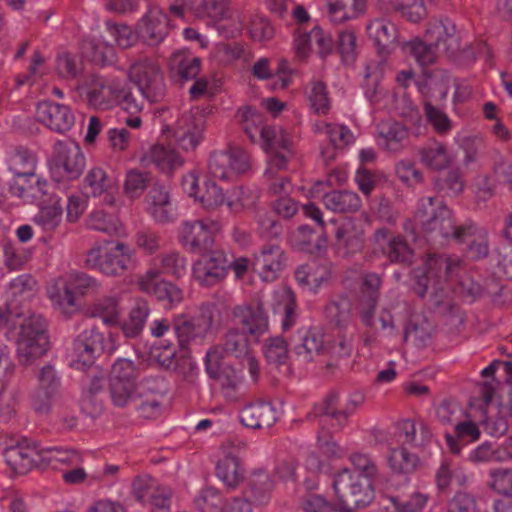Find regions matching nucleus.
I'll return each instance as SVG.
<instances>
[{
  "instance_id": "nucleus-1",
  "label": "nucleus",
  "mask_w": 512,
  "mask_h": 512,
  "mask_svg": "<svg viewBox=\"0 0 512 512\" xmlns=\"http://www.w3.org/2000/svg\"><path fill=\"white\" fill-rule=\"evenodd\" d=\"M460 264L458 257L429 256L423 266L414 272L415 292L420 297L428 296L435 306L445 304L453 291Z\"/></svg>"
},
{
  "instance_id": "nucleus-2",
  "label": "nucleus",
  "mask_w": 512,
  "mask_h": 512,
  "mask_svg": "<svg viewBox=\"0 0 512 512\" xmlns=\"http://www.w3.org/2000/svg\"><path fill=\"white\" fill-rule=\"evenodd\" d=\"M78 89L85 94L88 104L96 109L110 110L121 106L130 114H137L143 109V103L137 101L126 81L118 77L89 75Z\"/></svg>"
},
{
  "instance_id": "nucleus-3",
  "label": "nucleus",
  "mask_w": 512,
  "mask_h": 512,
  "mask_svg": "<svg viewBox=\"0 0 512 512\" xmlns=\"http://www.w3.org/2000/svg\"><path fill=\"white\" fill-rule=\"evenodd\" d=\"M415 222L429 240L453 238L462 242L465 226H457L452 211L432 197L420 199Z\"/></svg>"
},
{
  "instance_id": "nucleus-4",
  "label": "nucleus",
  "mask_w": 512,
  "mask_h": 512,
  "mask_svg": "<svg viewBox=\"0 0 512 512\" xmlns=\"http://www.w3.org/2000/svg\"><path fill=\"white\" fill-rule=\"evenodd\" d=\"M7 165L14 175L10 192L25 201L40 198L46 194L47 181L36 174L37 158L24 148H15L8 152Z\"/></svg>"
},
{
  "instance_id": "nucleus-5",
  "label": "nucleus",
  "mask_w": 512,
  "mask_h": 512,
  "mask_svg": "<svg viewBox=\"0 0 512 512\" xmlns=\"http://www.w3.org/2000/svg\"><path fill=\"white\" fill-rule=\"evenodd\" d=\"M416 85L424 97V111L428 122L438 134L449 133L453 127L451 119L443 110L432 104V102L446 99L449 91V75L446 72L435 71L418 80Z\"/></svg>"
},
{
  "instance_id": "nucleus-6",
  "label": "nucleus",
  "mask_w": 512,
  "mask_h": 512,
  "mask_svg": "<svg viewBox=\"0 0 512 512\" xmlns=\"http://www.w3.org/2000/svg\"><path fill=\"white\" fill-rule=\"evenodd\" d=\"M168 114H170V111L166 108L158 111L157 117L161 124V135L167 140L174 139L184 151L194 150L203 139L205 130L203 114L198 109L191 110L181 115L174 125L168 120Z\"/></svg>"
},
{
  "instance_id": "nucleus-7",
  "label": "nucleus",
  "mask_w": 512,
  "mask_h": 512,
  "mask_svg": "<svg viewBox=\"0 0 512 512\" xmlns=\"http://www.w3.org/2000/svg\"><path fill=\"white\" fill-rule=\"evenodd\" d=\"M332 487L340 511L350 509L351 506L365 507L375 496L372 481L349 468L342 469L334 475Z\"/></svg>"
},
{
  "instance_id": "nucleus-8",
  "label": "nucleus",
  "mask_w": 512,
  "mask_h": 512,
  "mask_svg": "<svg viewBox=\"0 0 512 512\" xmlns=\"http://www.w3.org/2000/svg\"><path fill=\"white\" fill-rule=\"evenodd\" d=\"M117 341L113 334L105 336L96 328L83 330L73 341L70 353V366L77 370L91 367L102 353L113 354Z\"/></svg>"
},
{
  "instance_id": "nucleus-9",
  "label": "nucleus",
  "mask_w": 512,
  "mask_h": 512,
  "mask_svg": "<svg viewBox=\"0 0 512 512\" xmlns=\"http://www.w3.org/2000/svg\"><path fill=\"white\" fill-rule=\"evenodd\" d=\"M19 323L17 338V355L19 361L28 365L35 359L44 355L48 348L45 320L40 315L30 312L22 316Z\"/></svg>"
},
{
  "instance_id": "nucleus-10",
  "label": "nucleus",
  "mask_w": 512,
  "mask_h": 512,
  "mask_svg": "<svg viewBox=\"0 0 512 512\" xmlns=\"http://www.w3.org/2000/svg\"><path fill=\"white\" fill-rule=\"evenodd\" d=\"M135 251L122 242L111 248L95 245L88 250L85 263L87 267L106 276H119L135 264Z\"/></svg>"
},
{
  "instance_id": "nucleus-11",
  "label": "nucleus",
  "mask_w": 512,
  "mask_h": 512,
  "mask_svg": "<svg viewBox=\"0 0 512 512\" xmlns=\"http://www.w3.org/2000/svg\"><path fill=\"white\" fill-rule=\"evenodd\" d=\"M128 78L149 103H157L166 95V83L159 65L148 58L135 61L128 71Z\"/></svg>"
},
{
  "instance_id": "nucleus-12",
  "label": "nucleus",
  "mask_w": 512,
  "mask_h": 512,
  "mask_svg": "<svg viewBox=\"0 0 512 512\" xmlns=\"http://www.w3.org/2000/svg\"><path fill=\"white\" fill-rule=\"evenodd\" d=\"M221 227L219 220L208 217L185 220L179 226L178 239L187 251L202 253L212 247Z\"/></svg>"
},
{
  "instance_id": "nucleus-13",
  "label": "nucleus",
  "mask_w": 512,
  "mask_h": 512,
  "mask_svg": "<svg viewBox=\"0 0 512 512\" xmlns=\"http://www.w3.org/2000/svg\"><path fill=\"white\" fill-rule=\"evenodd\" d=\"M268 156L267 174L273 175L274 169H286L293 158V141L291 135L281 126H267L261 130L258 141Z\"/></svg>"
},
{
  "instance_id": "nucleus-14",
  "label": "nucleus",
  "mask_w": 512,
  "mask_h": 512,
  "mask_svg": "<svg viewBox=\"0 0 512 512\" xmlns=\"http://www.w3.org/2000/svg\"><path fill=\"white\" fill-rule=\"evenodd\" d=\"M139 372L134 362L119 358L112 365L109 389L114 405L126 406L134 397L137 388Z\"/></svg>"
},
{
  "instance_id": "nucleus-15",
  "label": "nucleus",
  "mask_w": 512,
  "mask_h": 512,
  "mask_svg": "<svg viewBox=\"0 0 512 512\" xmlns=\"http://www.w3.org/2000/svg\"><path fill=\"white\" fill-rule=\"evenodd\" d=\"M181 185L183 191L208 212L217 211L226 205L227 194L223 188L211 179H206L200 185L199 175L196 171L185 174L182 177Z\"/></svg>"
},
{
  "instance_id": "nucleus-16",
  "label": "nucleus",
  "mask_w": 512,
  "mask_h": 512,
  "mask_svg": "<svg viewBox=\"0 0 512 512\" xmlns=\"http://www.w3.org/2000/svg\"><path fill=\"white\" fill-rule=\"evenodd\" d=\"M216 308L205 304L200 307L199 313L187 320L184 316L175 318L174 330L181 345L189 342L202 343L211 334Z\"/></svg>"
},
{
  "instance_id": "nucleus-17",
  "label": "nucleus",
  "mask_w": 512,
  "mask_h": 512,
  "mask_svg": "<svg viewBox=\"0 0 512 512\" xmlns=\"http://www.w3.org/2000/svg\"><path fill=\"white\" fill-rule=\"evenodd\" d=\"M249 167V155L239 147L212 153L208 163L209 173L220 180H233Z\"/></svg>"
},
{
  "instance_id": "nucleus-18",
  "label": "nucleus",
  "mask_w": 512,
  "mask_h": 512,
  "mask_svg": "<svg viewBox=\"0 0 512 512\" xmlns=\"http://www.w3.org/2000/svg\"><path fill=\"white\" fill-rule=\"evenodd\" d=\"M365 224L358 218H345L335 231V247L341 257L349 258L360 253L365 245Z\"/></svg>"
},
{
  "instance_id": "nucleus-19",
  "label": "nucleus",
  "mask_w": 512,
  "mask_h": 512,
  "mask_svg": "<svg viewBox=\"0 0 512 512\" xmlns=\"http://www.w3.org/2000/svg\"><path fill=\"white\" fill-rule=\"evenodd\" d=\"M171 30L167 14L158 6L150 5L137 24L138 36L148 45H158Z\"/></svg>"
},
{
  "instance_id": "nucleus-20",
  "label": "nucleus",
  "mask_w": 512,
  "mask_h": 512,
  "mask_svg": "<svg viewBox=\"0 0 512 512\" xmlns=\"http://www.w3.org/2000/svg\"><path fill=\"white\" fill-rule=\"evenodd\" d=\"M230 264L221 251L202 255L192 267V276L202 286H213L224 279Z\"/></svg>"
},
{
  "instance_id": "nucleus-21",
  "label": "nucleus",
  "mask_w": 512,
  "mask_h": 512,
  "mask_svg": "<svg viewBox=\"0 0 512 512\" xmlns=\"http://www.w3.org/2000/svg\"><path fill=\"white\" fill-rule=\"evenodd\" d=\"M35 295V281L29 275H20L13 279L6 292V310L15 319H21L30 312L28 302Z\"/></svg>"
},
{
  "instance_id": "nucleus-22",
  "label": "nucleus",
  "mask_w": 512,
  "mask_h": 512,
  "mask_svg": "<svg viewBox=\"0 0 512 512\" xmlns=\"http://www.w3.org/2000/svg\"><path fill=\"white\" fill-rule=\"evenodd\" d=\"M180 4L170 6V11L181 17L184 10L191 11L196 17L207 20L214 27L230 10L228 0H178Z\"/></svg>"
},
{
  "instance_id": "nucleus-23",
  "label": "nucleus",
  "mask_w": 512,
  "mask_h": 512,
  "mask_svg": "<svg viewBox=\"0 0 512 512\" xmlns=\"http://www.w3.org/2000/svg\"><path fill=\"white\" fill-rule=\"evenodd\" d=\"M139 289L149 295L155 296L160 301H167L170 307L178 305L182 299V291L174 284L160 277V271L151 268L137 280Z\"/></svg>"
},
{
  "instance_id": "nucleus-24",
  "label": "nucleus",
  "mask_w": 512,
  "mask_h": 512,
  "mask_svg": "<svg viewBox=\"0 0 512 512\" xmlns=\"http://www.w3.org/2000/svg\"><path fill=\"white\" fill-rule=\"evenodd\" d=\"M60 390V378L51 365L44 366L38 374V387L32 397L33 409L41 414L47 413Z\"/></svg>"
},
{
  "instance_id": "nucleus-25",
  "label": "nucleus",
  "mask_w": 512,
  "mask_h": 512,
  "mask_svg": "<svg viewBox=\"0 0 512 512\" xmlns=\"http://www.w3.org/2000/svg\"><path fill=\"white\" fill-rule=\"evenodd\" d=\"M54 154L56 165L63 169L67 178L76 179L82 174L86 161L78 143L71 139L58 141Z\"/></svg>"
},
{
  "instance_id": "nucleus-26",
  "label": "nucleus",
  "mask_w": 512,
  "mask_h": 512,
  "mask_svg": "<svg viewBox=\"0 0 512 512\" xmlns=\"http://www.w3.org/2000/svg\"><path fill=\"white\" fill-rule=\"evenodd\" d=\"M234 325L253 341L268 332L269 322L262 306H238L233 311Z\"/></svg>"
},
{
  "instance_id": "nucleus-27",
  "label": "nucleus",
  "mask_w": 512,
  "mask_h": 512,
  "mask_svg": "<svg viewBox=\"0 0 512 512\" xmlns=\"http://www.w3.org/2000/svg\"><path fill=\"white\" fill-rule=\"evenodd\" d=\"M286 264V256L278 245L264 246L254 256L253 270L266 282L274 281Z\"/></svg>"
},
{
  "instance_id": "nucleus-28",
  "label": "nucleus",
  "mask_w": 512,
  "mask_h": 512,
  "mask_svg": "<svg viewBox=\"0 0 512 512\" xmlns=\"http://www.w3.org/2000/svg\"><path fill=\"white\" fill-rule=\"evenodd\" d=\"M312 129L315 133L325 134L328 137L330 146L321 150V156L325 161L335 159L338 149L353 144L355 140L352 131L345 125L315 121Z\"/></svg>"
},
{
  "instance_id": "nucleus-29",
  "label": "nucleus",
  "mask_w": 512,
  "mask_h": 512,
  "mask_svg": "<svg viewBox=\"0 0 512 512\" xmlns=\"http://www.w3.org/2000/svg\"><path fill=\"white\" fill-rule=\"evenodd\" d=\"M36 117L48 128L61 133L74 125V115L70 108L51 101H42L37 105Z\"/></svg>"
},
{
  "instance_id": "nucleus-30",
  "label": "nucleus",
  "mask_w": 512,
  "mask_h": 512,
  "mask_svg": "<svg viewBox=\"0 0 512 512\" xmlns=\"http://www.w3.org/2000/svg\"><path fill=\"white\" fill-rule=\"evenodd\" d=\"M425 37L436 47H443L448 54H454L460 47L455 24L445 19H434L428 23Z\"/></svg>"
},
{
  "instance_id": "nucleus-31",
  "label": "nucleus",
  "mask_w": 512,
  "mask_h": 512,
  "mask_svg": "<svg viewBox=\"0 0 512 512\" xmlns=\"http://www.w3.org/2000/svg\"><path fill=\"white\" fill-rule=\"evenodd\" d=\"M146 212L158 223H169L175 219V208L168 188L153 186L145 198Z\"/></svg>"
},
{
  "instance_id": "nucleus-32",
  "label": "nucleus",
  "mask_w": 512,
  "mask_h": 512,
  "mask_svg": "<svg viewBox=\"0 0 512 512\" xmlns=\"http://www.w3.org/2000/svg\"><path fill=\"white\" fill-rule=\"evenodd\" d=\"M363 401V395L360 393H355L348 398L343 409H338V395L335 393L330 394L318 407V413L323 416L321 422H328V420L331 419L337 422L338 427H342L346 419L356 412Z\"/></svg>"
},
{
  "instance_id": "nucleus-33",
  "label": "nucleus",
  "mask_w": 512,
  "mask_h": 512,
  "mask_svg": "<svg viewBox=\"0 0 512 512\" xmlns=\"http://www.w3.org/2000/svg\"><path fill=\"white\" fill-rule=\"evenodd\" d=\"M366 32L368 38L383 53H390L399 45L397 27L388 19L369 20L366 24Z\"/></svg>"
},
{
  "instance_id": "nucleus-34",
  "label": "nucleus",
  "mask_w": 512,
  "mask_h": 512,
  "mask_svg": "<svg viewBox=\"0 0 512 512\" xmlns=\"http://www.w3.org/2000/svg\"><path fill=\"white\" fill-rule=\"evenodd\" d=\"M324 11L333 24H344L358 19L367 9V0H323Z\"/></svg>"
},
{
  "instance_id": "nucleus-35",
  "label": "nucleus",
  "mask_w": 512,
  "mask_h": 512,
  "mask_svg": "<svg viewBox=\"0 0 512 512\" xmlns=\"http://www.w3.org/2000/svg\"><path fill=\"white\" fill-rule=\"evenodd\" d=\"M84 187L93 197L103 196V204L115 205L117 185L113 179L108 177L103 168H91L85 176Z\"/></svg>"
},
{
  "instance_id": "nucleus-36",
  "label": "nucleus",
  "mask_w": 512,
  "mask_h": 512,
  "mask_svg": "<svg viewBox=\"0 0 512 512\" xmlns=\"http://www.w3.org/2000/svg\"><path fill=\"white\" fill-rule=\"evenodd\" d=\"M221 352L217 347L207 351L205 370L211 378L217 379L223 388L235 389L243 381L242 374L232 367H221Z\"/></svg>"
},
{
  "instance_id": "nucleus-37",
  "label": "nucleus",
  "mask_w": 512,
  "mask_h": 512,
  "mask_svg": "<svg viewBox=\"0 0 512 512\" xmlns=\"http://www.w3.org/2000/svg\"><path fill=\"white\" fill-rule=\"evenodd\" d=\"M331 276V265L329 263H319L317 261L301 265L295 272V277L298 283L303 288L314 293L327 285Z\"/></svg>"
},
{
  "instance_id": "nucleus-38",
  "label": "nucleus",
  "mask_w": 512,
  "mask_h": 512,
  "mask_svg": "<svg viewBox=\"0 0 512 512\" xmlns=\"http://www.w3.org/2000/svg\"><path fill=\"white\" fill-rule=\"evenodd\" d=\"M271 308L274 314L280 316L284 330L292 327L297 319V305L292 290L286 286L278 287L272 295Z\"/></svg>"
},
{
  "instance_id": "nucleus-39",
  "label": "nucleus",
  "mask_w": 512,
  "mask_h": 512,
  "mask_svg": "<svg viewBox=\"0 0 512 512\" xmlns=\"http://www.w3.org/2000/svg\"><path fill=\"white\" fill-rule=\"evenodd\" d=\"M241 423L252 429L270 428L277 420V412L270 403H253L240 411Z\"/></svg>"
},
{
  "instance_id": "nucleus-40",
  "label": "nucleus",
  "mask_w": 512,
  "mask_h": 512,
  "mask_svg": "<svg viewBox=\"0 0 512 512\" xmlns=\"http://www.w3.org/2000/svg\"><path fill=\"white\" fill-rule=\"evenodd\" d=\"M144 165H155L160 171L169 173L184 164L183 157L171 147L153 145L141 158Z\"/></svg>"
},
{
  "instance_id": "nucleus-41",
  "label": "nucleus",
  "mask_w": 512,
  "mask_h": 512,
  "mask_svg": "<svg viewBox=\"0 0 512 512\" xmlns=\"http://www.w3.org/2000/svg\"><path fill=\"white\" fill-rule=\"evenodd\" d=\"M216 476L228 487H237L244 479V469L238 456L229 451L225 446L222 457L216 464Z\"/></svg>"
},
{
  "instance_id": "nucleus-42",
  "label": "nucleus",
  "mask_w": 512,
  "mask_h": 512,
  "mask_svg": "<svg viewBox=\"0 0 512 512\" xmlns=\"http://www.w3.org/2000/svg\"><path fill=\"white\" fill-rule=\"evenodd\" d=\"M4 457L10 468L20 474L40 464L39 449L36 447L12 446L5 450Z\"/></svg>"
},
{
  "instance_id": "nucleus-43",
  "label": "nucleus",
  "mask_w": 512,
  "mask_h": 512,
  "mask_svg": "<svg viewBox=\"0 0 512 512\" xmlns=\"http://www.w3.org/2000/svg\"><path fill=\"white\" fill-rule=\"evenodd\" d=\"M304 96L309 110L318 115L325 116L329 113L332 102L327 85L319 79H312L304 86Z\"/></svg>"
},
{
  "instance_id": "nucleus-44",
  "label": "nucleus",
  "mask_w": 512,
  "mask_h": 512,
  "mask_svg": "<svg viewBox=\"0 0 512 512\" xmlns=\"http://www.w3.org/2000/svg\"><path fill=\"white\" fill-rule=\"evenodd\" d=\"M120 302L119 294L106 295L95 299L89 307V312L91 316L101 318L105 325L109 327L117 326L120 324L122 313Z\"/></svg>"
},
{
  "instance_id": "nucleus-45",
  "label": "nucleus",
  "mask_w": 512,
  "mask_h": 512,
  "mask_svg": "<svg viewBox=\"0 0 512 512\" xmlns=\"http://www.w3.org/2000/svg\"><path fill=\"white\" fill-rule=\"evenodd\" d=\"M480 436L479 426L471 420H465L455 423V435L446 433L445 440L449 451L458 455L465 445L478 441Z\"/></svg>"
},
{
  "instance_id": "nucleus-46",
  "label": "nucleus",
  "mask_w": 512,
  "mask_h": 512,
  "mask_svg": "<svg viewBox=\"0 0 512 512\" xmlns=\"http://www.w3.org/2000/svg\"><path fill=\"white\" fill-rule=\"evenodd\" d=\"M63 208L61 198L51 196L48 204H43L33 216V222L44 232H53L61 224Z\"/></svg>"
},
{
  "instance_id": "nucleus-47",
  "label": "nucleus",
  "mask_w": 512,
  "mask_h": 512,
  "mask_svg": "<svg viewBox=\"0 0 512 512\" xmlns=\"http://www.w3.org/2000/svg\"><path fill=\"white\" fill-rule=\"evenodd\" d=\"M408 136V129L398 122L383 123L376 136L377 145L387 151L397 152Z\"/></svg>"
},
{
  "instance_id": "nucleus-48",
  "label": "nucleus",
  "mask_w": 512,
  "mask_h": 512,
  "mask_svg": "<svg viewBox=\"0 0 512 512\" xmlns=\"http://www.w3.org/2000/svg\"><path fill=\"white\" fill-rule=\"evenodd\" d=\"M322 349L323 339L320 333L314 330L299 331L298 341L294 345V352L300 361H313Z\"/></svg>"
},
{
  "instance_id": "nucleus-49",
  "label": "nucleus",
  "mask_w": 512,
  "mask_h": 512,
  "mask_svg": "<svg viewBox=\"0 0 512 512\" xmlns=\"http://www.w3.org/2000/svg\"><path fill=\"white\" fill-rule=\"evenodd\" d=\"M150 309L146 300L137 298L128 314V318L121 323V329L128 338L136 337L143 330Z\"/></svg>"
},
{
  "instance_id": "nucleus-50",
  "label": "nucleus",
  "mask_w": 512,
  "mask_h": 512,
  "mask_svg": "<svg viewBox=\"0 0 512 512\" xmlns=\"http://www.w3.org/2000/svg\"><path fill=\"white\" fill-rule=\"evenodd\" d=\"M87 225L90 229L106 233L110 236L124 237L126 231L116 215L108 214L102 209H96L88 217Z\"/></svg>"
},
{
  "instance_id": "nucleus-51",
  "label": "nucleus",
  "mask_w": 512,
  "mask_h": 512,
  "mask_svg": "<svg viewBox=\"0 0 512 512\" xmlns=\"http://www.w3.org/2000/svg\"><path fill=\"white\" fill-rule=\"evenodd\" d=\"M324 206L333 212H354L360 209L362 203L357 193L352 191H332L323 197Z\"/></svg>"
},
{
  "instance_id": "nucleus-52",
  "label": "nucleus",
  "mask_w": 512,
  "mask_h": 512,
  "mask_svg": "<svg viewBox=\"0 0 512 512\" xmlns=\"http://www.w3.org/2000/svg\"><path fill=\"white\" fill-rule=\"evenodd\" d=\"M258 199L259 195L255 189L238 186L228 191L226 207L230 213L238 214L252 208Z\"/></svg>"
},
{
  "instance_id": "nucleus-53",
  "label": "nucleus",
  "mask_w": 512,
  "mask_h": 512,
  "mask_svg": "<svg viewBox=\"0 0 512 512\" xmlns=\"http://www.w3.org/2000/svg\"><path fill=\"white\" fill-rule=\"evenodd\" d=\"M420 159L425 166L437 171L445 170L453 162V157L447 147L440 142H434L424 147L420 152Z\"/></svg>"
},
{
  "instance_id": "nucleus-54",
  "label": "nucleus",
  "mask_w": 512,
  "mask_h": 512,
  "mask_svg": "<svg viewBox=\"0 0 512 512\" xmlns=\"http://www.w3.org/2000/svg\"><path fill=\"white\" fill-rule=\"evenodd\" d=\"M401 49L405 54L411 55L422 67L435 63L438 58L437 47L420 38L403 42Z\"/></svg>"
},
{
  "instance_id": "nucleus-55",
  "label": "nucleus",
  "mask_w": 512,
  "mask_h": 512,
  "mask_svg": "<svg viewBox=\"0 0 512 512\" xmlns=\"http://www.w3.org/2000/svg\"><path fill=\"white\" fill-rule=\"evenodd\" d=\"M40 464L58 468L60 464L77 465L81 461L80 454L72 449L45 447L39 449Z\"/></svg>"
},
{
  "instance_id": "nucleus-56",
  "label": "nucleus",
  "mask_w": 512,
  "mask_h": 512,
  "mask_svg": "<svg viewBox=\"0 0 512 512\" xmlns=\"http://www.w3.org/2000/svg\"><path fill=\"white\" fill-rule=\"evenodd\" d=\"M171 66L183 80L194 79L201 70V60L186 51H177L171 58Z\"/></svg>"
},
{
  "instance_id": "nucleus-57",
  "label": "nucleus",
  "mask_w": 512,
  "mask_h": 512,
  "mask_svg": "<svg viewBox=\"0 0 512 512\" xmlns=\"http://www.w3.org/2000/svg\"><path fill=\"white\" fill-rule=\"evenodd\" d=\"M247 19L248 14L235 12L231 9L221 20L216 22L214 28L224 38H235L242 34Z\"/></svg>"
},
{
  "instance_id": "nucleus-58",
  "label": "nucleus",
  "mask_w": 512,
  "mask_h": 512,
  "mask_svg": "<svg viewBox=\"0 0 512 512\" xmlns=\"http://www.w3.org/2000/svg\"><path fill=\"white\" fill-rule=\"evenodd\" d=\"M246 29L249 37L255 42H267L275 34L274 27L270 21L259 13H249Z\"/></svg>"
},
{
  "instance_id": "nucleus-59",
  "label": "nucleus",
  "mask_w": 512,
  "mask_h": 512,
  "mask_svg": "<svg viewBox=\"0 0 512 512\" xmlns=\"http://www.w3.org/2000/svg\"><path fill=\"white\" fill-rule=\"evenodd\" d=\"M62 278L68 288L75 292V295L84 296L92 292H98L101 287L97 279L83 272L71 271Z\"/></svg>"
},
{
  "instance_id": "nucleus-60",
  "label": "nucleus",
  "mask_w": 512,
  "mask_h": 512,
  "mask_svg": "<svg viewBox=\"0 0 512 512\" xmlns=\"http://www.w3.org/2000/svg\"><path fill=\"white\" fill-rule=\"evenodd\" d=\"M61 284V288H51L48 291V297L56 309L64 314H71L77 310L76 295L68 288L63 278H61Z\"/></svg>"
},
{
  "instance_id": "nucleus-61",
  "label": "nucleus",
  "mask_w": 512,
  "mask_h": 512,
  "mask_svg": "<svg viewBox=\"0 0 512 512\" xmlns=\"http://www.w3.org/2000/svg\"><path fill=\"white\" fill-rule=\"evenodd\" d=\"M387 461L392 471L399 474L411 473L418 465L417 456L404 447L391 449Z\"/></svg>"
},
{
  "instance_id": "nucleus-62",
  "label": "nucleus",
  "mask_w": 512,
  "mask_h": 512,
  "mask_svg": "<svg viewBox=\"0 0 512 512\" xmlns=\"http://www.w3.org/2000/svg\"><path fill=\"white\" fill-rule=\"evenodd\" d=\"M399 429L405 441L414 445H423L432 437L430 429L423 421L405 419L400 422Z\"/></svg>"
},
{
  "instance_id": "nucleus-63",
  "label": "nucleus",
  "mask_w": 512,
  "mask_h": 512,
  "mask_svg": "<svg viewBox=\"0 0 512 512\" xmlns=\"http://www.w3.org/2000/svg\"><path fill=\"white\" fill-rule=\"evenodd\" d=\"M454 142L461 150H463V161L466 165L476 162L484 148V142L481 138L470 135L464 131L458 132L454 136Z\"/></svg>"
},
{
  "instance_id": "nucleus-64",
  "label": "nucleus",
  "mask_w": 512,
  "mask_h": 512,
  "mask_svg": "<svg viewBox=\"0 0 512 512\" xmlns=\"http://www.w3.org/2000/svg\"><path fill=\"white\" fill-rule=\"evenodd\" d=\"M223 350L236 358H242L250 353L247 334L238 327L230 328L223 339Z\"/></svg>"
}]
</instances>
